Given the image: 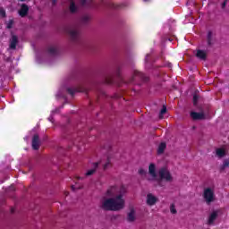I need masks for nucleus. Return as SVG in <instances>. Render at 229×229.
I'll return each instance as SVG.
<instances>
[{"label": "nucleus", "mask_w": 229, "mask_h": 229, "mask_svg": "<svg viewBox=\"0 0 229 229\" xmlns=\"http://www.w3.org/2000/svg\"><path fill=\"white\" fill-rule=\"evenodd\" d=\"M125 194L126 186H109L105 193V197L101 200V208L112 212H119V210L124 209V207H126Z\"/></svg>", "instance_id": "obj_1"}, {"label": "nucleus", "mask_w": 229, "mask_h": 229, "mask_svg": "<svg viewBox=\"0 0 229 229\" xmlns=\"http://www.w3.org/2000/svg\"><path fill=\"white\" fill-rule=\"evenodd\" d=\"M203 198L208 205L216 201V194L214 193V189L206 188L204 189Z\"/></svg>", "instance_id": "obj_2"}, {"label": "nucleus", "mask_w": 229, "mask_h": 229, "mask_svg": "<svg viewBox=\"0 0 229 229\" xmlns=\"http://www.w3.org/2000/svg\"><path fill=\"white\" fill-rule=\"evenodd\" d=\"M159 180H165V182H173V176H171V173L165 167L159 169L158 171Z\"/></svg>", "instance_id": "obj_3"}, {"label": "nucleus", "mask_w": 229, "mask_h": 229, "mask_svg": "<svg viewBox=\"0 0 229 229\" xmlns=\"http://www.w3.org/2000/svg\"><path fill=\"white\" fill-rule=\"evenodd\" d=\"M137 219V208L133 206L129 207V211L127 213V221L129 223H133Z\"/></svg>", "instance_id": "obj_4"}, {"label": "nucleus", "mask_w": 229, "mask_h": 229, "mask_svg": "<svg viewBox=\"0 0 229 229\" xmlns=\"http://www.w3.org/2000/svg\"><path fill=\"white\" fill-rule=\"evenodd\" d=\"M226 155H228V149L226 148V147H220L215 149V157H216V158H219V160H221V158H225Z\"/></svg>", "instance_id": "obj_5"}, {"label": "nucleus", "mask_w": 229, "mask_h": 229, "mask_svg": "<svg viewBox=\"0 0 229 229\" xmlns=\"http://www.w3.org/2000/svg\"><path fill=\"white\" fill-rule=\"evenodd\" d=\"M221 212V210L216 209V210H213L208 217V225H213L216 223V219H217V216H219V213Z\"/></svg>", "instance_id": "obj_6"}, {"label": "nucleus", "mask_w": 229, "mask_h": 229, "mask_svg": "<svg viewBox=\"0 0 229 229\" xmlns=\"http://www.w3.org/2000/svg\"><path fill=\"white\" fill-rule=\"evenodd\" d=\"M158 202V198L155 196L153 193L147 194L146 203L148 205V207H153L154 205H157Z\"/></svg>", "instance_id": "obj_7"}, {"label": "nucleus", "mask_w": 229, "mask_h": 229, "mask_svg": "<svg viewBox=\"0 0 229 229\" xmlns=\"http://www.w3.org/2000/svg\"><path fill=\"white\" fill-rule=\"evenodd\" d=\"M148 174L151 176V180H158V175H157V165L153 163L148 166Z\"/></svg>", "instance_id": "obj_8"}, {"label": "nucleus", "mask_w": 229, "mask_h": 229, "mask_svg": "<svg viewBox=\"0 0 229 229\" xmlns=\"http://www.w3.org/2000/svg\"><path fill=\"white\" fill-rule=\"evenodd\" d=\"M191 117L193 119V121H201L202 119H205V113L200 112V113H196V112H191Z\"/></svg>", "instance_id": "obj_9"}, {"label": "nucleus", "mask_w": 229, "mask_h": 229, "mask_svg": "<svg viewBox=\"0 0 229 229\" xmlns=\"http://www.w3.org/2000/svg\"><path fill=\"white\" fill-rule=\"evenodd\" d=\"M100 164L101 162L93 163L92 168L86 172L85 176H92V174L96 173L98 167H99Z\"/></svg>", "instance_id": "obj_10"}, {"label": "nucleus", "mask_w": 229, "mask_h": 229, "mask_svg": "<svg viewBox=\"0 0 229 229\" xmlns=\"http://www.w3.org/2000/svg\"><path fill=\"white\" fill-rule=\"evenodd\" d=\"M40 148V139L38 134H35L32 139V149H38Z\"/></svg>", "instance_id": "obj_11"}, {"label": "nucleus", "mask_w": 229, "mask_h": 229, "mask_svg": "<svg viewBox=\"0 0 229 229\" xmlns=\"http://www.w3.org/2000/svg\"><path fill=\"white\" fill-rule=\"evenodd\" d=\"M69 35L72 38V40H76L78 37H80V30L78 29L72 28L69 30Z\"/></svg>", "instance_id": "obj_12"}, {"label": "nucleus", "mask_w": 229, "mask_h": 229, "mask_svg": "<svg viewBox=\"0 0 229 229\" xmlns=\"http://www.w3.org/2000/svg\"><path fill=\"white\" fill-rule=\"evenodd\" d=\"M19 43V38L17 36L13 35L10 40V49H15L17 47V44Z\"/></svg>", "instance_id": "obj_13"}, {"label": "nucleus", "mask_w": 229, "mask_h": 229, "mask_svg": "<svg viewBox=\"0 0 229 229\" xmlns=\"http://www.w3.org/2000/svg\"><path fill=\"white\" fill-rule=\"evenodd\" d=\"M196 56L200 60H205V58H207V52L203 50H197Z\"/></svg>", "instance_id": "obj_14"}, {"label": "nucleus", "mask_w": 229, "mask_h": 229, "mask_svg": "<svg viewBox=\"0 0 229 229\" xmlns=\"http://www.w3.org/2000/svg\"><path fill=\"white\" fill-rule=\"evenodd\" d=\"M28 10H29L28 5L22 4L21 8V10L19 12L21 17H25V15L28 14Z\"/></svg>", "instance_id": "obj_15"}, {"label": "nucleus", "mask_w": 229, "mask_h": 229, "mask_svg": "<svg viewBox=\"0 0 229 229\" xmlns=\"http://www.w3.org/2000/svg\"><path fill=\"white\" fill-rule=\"evenodd\" d=\"M165 148H166V145L165 142L159 144V146L157 148L158 155H162V153H164V151H165Z\"/></svg>", "instance_id": "obj_16"}, {"label": "nucleus", "mask_w": 229, "mask_h": 229, "mask_svg": "<svg viewBox=\"0 0 229 229\" xmlns=\"http://www.w3.org/2000/svg\"><path fill=\"white\" fill-rule=\"evenodd\" d=\"M214 42V33H212V31H209L208 33V46H212Z\"/></svg>", "instance_id": "obj_17"}, {"label": "nucleus", "mask_w": 229, "mask_h": 229, "mask_svg": "<svg viewBox=\"0 0 229 229\" xmlns=\"http://www.w3.org/2000/svg\"><path fill=\"white\" fill-rule=\"evenodd\" d=\"M48 53L49 55H55L56 53H58V47L55 46H52L48 47Z\"/></svg>", "instance_id": "obj_18"}, {"label": "nucleus", "mask_w": 229, "mask_h": 229, "mask_svg": "<svg viewBox=\"0 0 229 229\" xmlns=\"http://www.w3.org/2000/svg\"><path fill=\"white\" fill-rule=\"evenodd\" d=\"M112 166V160L110 159V157H107L106 163L103 165V169L104 171H106L108 167Z\"/></svg>", "instance_id": "obj_19"}, {"label": "nucleus", "mask_w": 229, "mask_h": 229, "mask_svg": "<svg viewBox=\"0 0 229 229\" xmlns=\"http://www.w3.org/2000/svg\"><path fill=\"white\" fill-rule=\"evenodd\" d=\"M77 10H78V7H76V4H74V1L70 0V11L72 12V13H75Z\"/></svg>", "instance_id": "obj_20"}, {"label": "nucleus", "mask_w": 229, "mask_h": 229, "mask_svg": "<svg viewBox=\"0 0 229 229\" xmlns=\"http://www.w3.org/2000/svg\"><path fill=\"white\" fill-rule=\"evenodd\" d=\"M166 112H167V107L165 106H163V108L159 113V119H164V115H165Z\"/></svg>", "instance_id": "obj_21"}, {"label": "nucleus", "mask_w": 229, "mask_h": 229, "mask_svg": "<svg viewBox=\"0 0 229 229\" xmlns=\"http://www.w3.org/2000/svg\"><path fill=\"white\" fill-rule=\"evenodd\" d=\"M229 167V158H226L223 161V164H222V166H221V169L222 171H225V169L228 168Z\"/></svg>", "instance_id": "obj_22"}, {"label": "nucleus", "mask_w": 229, "mask_h": 229, "mask_svg": "<svg viewBox=\"0 0 229 229\" xmlns=\"http://www.w3.org/2000/svg\"><path fill=\"white\" fill-rule=\"evenodd\" d=\"M66 90L69 94H74V92H78V89L76 88H71V87H68L66 88Z\"/></svg>", "instance_id": "obj_23"}, {"label": "nucleus", "mask_w": 229, "mask_h": 229, "mask_svg": "<svg viewBox=\"0 0 229 229\" xmlns=\"http://www.w3.org/2000/svg\"><path fill=\"white\" fill-rule=\"evenodd\" d=\"M89 21H90V16L89 15H85L82 17L81 19V21L84 23V24H87V22H89Z\"/></svg>", "instance_id": "obj_24"}, {"label": "nucleus", "mask_w": 229, "mask_h": 229, "mask_svg": "<svg viewBox=\"0 0 229 229\" xmlns=\"http://www.w3.org/2000/svg\"><path fill=\"white\" fill-rule=\"evenodd\" d=\"M83 186L81 184H78V182L75 183V185L72 186V191H76L78 189H81Z\"/></svg>", "instance_id": "obj_25"}, {"label": "nucleus", "mask_w": 229, "mask_h": 229, "mask_svg": "<svg viewBox=\"0 0 229 229\" xmlns=\"http://www.w3.org/2000/svg\"><path fill=\"white\" fill-rule=\"evenodd\" d=\"M13 26V20H10L9 21H7L6 28H8V30L12 29Z\"/></svg>", "instance_id": "obj_26"}, {"label": "nucleus", "mask_w": 229, "mask_h": 229, "mask_svg": "<svg viewBox=\"0 0 229 229\" xmlns=\"http://www.w3.org/2000/svg\"><path fill=\"white\" fill-rule=\"evenodd\" d=\"M170 212H171V214H176V208L174 207V204H172L171 206H170Z\"/></svg>", "instance_id": "obj_27"}, {"label": "nucleus", "mask_w": 229, "mask_h": 229, "mask_svg": "<svg viewBox=\"0 0 229 229\" xmlns=\"http://www.w3.org/2000/svg\"><path fill=\"white\" fill-rule=\"evenodd\" d=\"M139 174L141 175V176H146V174H148V172L142 168H140L139 170Z\"/></svg>", "instance_id": "obj_28"}, {"label": "nucleus", "mask_w": 229, "mask_h": 229, "mask_svg": "<svg viewBox=\"0 0 229 229\" xmlns=\"http://www.w3.org/2000/svg\"><path fill=\"white\" fill-rule=\"evenodd\" d=\"M1 17H6V12L4 9H0Z\"/></svg>", "instance_id": "obj_29"}, {"label": "nucleus", "mask_w": 229, "mask_h": 229, "mask_svg": "<svg viewBox=\"0 0 229 229\" xmlns=\"http://www.w3.org/2000/svg\"><path fill=\"white\" fill-rule=\"evenodd\" d=\"M56 98H64V92L62 90H59L56 94Z\"/></svg>", "instance_id": "obj_30"}, {"label": "nucleus", "mask_w": 229, "mask_h": 229, "mask_svg": "<svg viewBox=\"0 0 229 229\" xmlns=\"http://www.w3.org/2000/svg\"><path fill=\"white\" fill-rule=\"evenodd\" d=\"M198 103V95L193 96V105H196Z\"/></svg>", "instance_id": "obj_31"}, {"label": "nucleus", "mask_w": 229, "mask_h": 229, "mask_svg": "<svg viewBox=\"0 0 229 229\" xmlns=\"http://www.w3.org/2000/svg\"><path fill=\"white\" fill-rule=\"evenodd\" d=\"M135 76H138L139 78H142V74L140 72H135Z\"/></svg>", "instance_id": "obj_32"}, {"label": "nucleus", "mask_w": 229, "mask_h": 229, "mask_svg": "<svg viewBox=\"0 0 229 229\" xmlns=\"http://www.w3.org/2000/svg\"><path fill=\"white\" fill-rule=\"evenodd\" d=\"M53 114H55V111H52V114H51L50 117L48 118V121H50V123H53Z\"/></svg>", "instance_id": "obj_33"}, {"label": "nucleus", "mask_w": 229, "mask_h": 229, "mask_svg": "<svg viewBox=\"0 0 229 229\" xmlns=\"http://www.w3.org/2000/svg\"><path fill=\"white\" fill-rule=\"evenodd\" d=\"M149 60V54H148L146 56H145V62H148Z\"/></svg>", "instance_id": "obj_34"}, {"label": "nucleus", "mask_w": 229, "mask_h": 229, "mask_svg": "<svg viewBox=\"0 0 229 229\" xmlns=\"http://www.w3.org/2000/svg\"><path fill=\"white\" fill-rule=\"evenodd\" d=\"M76 180H83V177L76 176Z\"/></svg>", "instance_id": "obj_35"}, {"label": "nucleus", "mask_w": 229, "mask_h": 229, "mask_svg": "<svg viewBox=\"0 0 229 229\" xmlns=\"http://www.w3.org/2000/svg\"><path fill=\"white\" fill-rule=\"evenodd\" d=\"M225 6H226V2H224V4H222V8H225Z\"/></svg>", "instance_id": "obj_36"}, {"label": "nucleus", "mask_w": 229, "mask_h": 229, "mask_svg": "<svg viewBox=\"0 0 229 229\" xmlns=\"http://www.w3.org/2000/svg\"><path fill=\"white\" fill-rule=\"evenodd\" d=\"M81 4H85V0H81Z\"/></svg>", "instance_id": "obj_37"}, {"label": "nucleus", "mask_w": 229, "mask_h": 229, "mask_svg": "<svg viewBox=\"0 0 229 229\" xmlns=\"http://www.w3.org/2000/svg\"><path fill=\"white\" fill-rule=\"evenodd\" d=\"M19 1L24 2V1H26V0H19Z\"/></svg>", "instance_id": "obj_38"}, {"label": "nucleus", "mask_w": 229, "mask_h": 229, "mask_svg": "<svg viewBox=\"0 0 229 229\" xmlns=\"http://www.w3.org/2000/svg\"><path fill=\"white\" fill-rule=\"evenodd\" d=\"M144 1H148V0H144Z\"/></svg>", "instance_id": "obj_39"}]
</instances>
